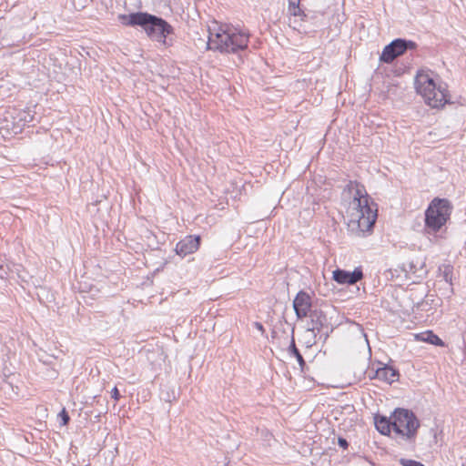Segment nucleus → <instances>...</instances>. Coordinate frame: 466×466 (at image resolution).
I'll list each match as a JSON object with an SVG mask.
<instances>
[{"label": "nucleus", "instance_id": "nucleus-7", "mask_svg": "<svg viewBox=\"0 0 466 466\" xmlns=\"http://www.w3.org/2000/svg\"><path fill=\"white\" fill-rule=\"evenodd\" d=\"M416 45L412 41L404 39H395L386 46L380 55V60L385 63L392 62L397 56L402 55L407 49L415 48Z\"/></svg>", "mask_w": 466, "mask_h": 466}, {"label": "nucleus", "instance_id": "nucleus-12", "mask_svg": "<svg viewBox=\"0 0 466 466\" xmlns=\"http://www.w3.org/2000/svg\"><path fill=\"white\" fill-rule=\"evenodd\" d=\"M376 429L383 435H389L390 432L391 419L388 420L386 417H380L375 419Z\"/></svg>", "mask_w": 466, "mask_h": 466}, {"label": "nucleus", "instance_id": "nucleus-21", "mask_svg": "<svg viewBox=\"0 0 466 466\" xmlns=\"http://www.w3.org/2000/svg\"><path fill=\"white\" fill-rule=\"evenodd\" d=\"M255 327H256L258 330H260V331H263V330H264V329H263V326H262V324H261V323H259V322H255Z\"/></svg>", "mask_w": 466, "mask_h": 466}, {"label": "nucleus", "instance_id": "nucleus-3", "mask_svg": "<svg viewBox=\"0 0 466 466\" xmlns=\"http://www.w3.org/2000/svg\"><path fill=\"white\" fill-rule=\"evenodd\" d=\"M118 19L125 25L141 26L152 40L162 44L166 43L167 35L171 31V26L164 19L147 13L119 15Z\"/></svg>", "mask_w": 466, "mask_h": 466}, {"label": "nucleus", "instance_id": "nucleus-2", "mask_svg": "<svg viewBox=\"0 0 466 466\" xmlns=\"http://www.w3.org/2000/svg\"><path fill=\"white\" fill-rule=\"evenodd\" d=\"M248 35L228 25L209 28L208 47L221 53H236L248 46Z\"/></svg>", "mask_w": 466, "mask_h": 466}, {"label": "nucleus", "instance_id": "nucleus-11", "mask_svg": "<svg viewBox=\"0 0 466 466\" xmlns=\"http://www.w3.org/2000/svg\"><path fill=\"white\" fill-rule=\"evenodd\" d=\"M397 376V371L389 366L378 369L376 371V378L388 383L393 382Z\"/></svg>", "mask_w": 466, "mask_h": 466}, {"label": "nucleus", "instance_id": "nucleus-13", "mask_svg": "<svg viewBox=\"0 0 466 466\" xmlns=\"http://www.w3.org/2000/svg\"><path fill=\"white\" fill-rule=\"evenodd\" d=\"M417 338L422 341L429 342L432 345L443 346V341L432 331H427L417 335Z\"/></svg>", "mask_w": 466, "mask_h": 466}, {"label": "nucleus", "instance_id": "nucleus-5", "mask_svg": "<svg viewBox=\"0 0 466 466\" xmlns=\"http://www.w3.org/2000/svg\"><path fill=\"white\" fill-rule=\"evenodd\" d=\"M452 210L451 202L444 198H434L425 211V230L428 234L437 233L450 219Z\"/></svg>", "mask_w": 466, "mask_h": 466}, {"label": "nucleus", "instance_id": "nucleus-20", "mask_svg": "<svg viewBox=\"0 0 466 466\" xmlns=\"http://www.w3.org/2000/svg\"><path fill=\"white\" fill-rule=\"evenodd\" d=\"M299 0H289V8L292 6H299Z\"/></svg>", "mask_w": 466, "mask_h": 466}, {"label": "nucleus", "instance_id": "nucleus-18", "mask_svg": "<svg viewBox=\"0 0 466 466\" xmlns=\"http://www.w3.org/2000/svg\"><path fill=\"white\" fill-rule=\"evenodd\" d=\"M111 397H112L113 399H115L116 400H117L119 399L120 395H119V391H118V390H117V388H116V387H115V388L111 390Z\"/></svg>", "mask_w": 466, "mask_h": 466}, {"label": "nucleus", "instance_id": "nucleus-4", "mask_svg": "<svg viewBox=\"0 0 466 466\" xmlns=\"http://www.w3.org/2000/svg\"><path fill=\"white\" fill-rule=\"evenodd\" d=\"M414 85L417 93L431 107L441 108L448 103L446 88L441 84L436 83L431 73L419 71L415 76Z\"/></svg>", "mask_w": 466, "mask_h": 466}, {"label": "nucleus", "instance_id": "nucleus-19", "mask_svg": "<svg viewBox=\"0 0 466 466\" xmlns=\"http://www.w3.org/2000/svg\"><path fill=\"white\" fill-rule=\"evenodd\" d=\"M338 442L339 445L343 449H346L348 447V441L343 438H339Z\"/></svg>", "mask_w": 466, "mask_h": 466}, {"label": "nucleus", "instance_id": "nucleus-9", "mask_svg": "<svg viewBox=\"0 0 466 466\" xmlns=\"http://www.w3.org/2000/svg\"><path fill=\"white\" fill-rule=\"evenodd\" d=\"M362 277L363 273L360 268H355L352 272L339 268L333 271V279L339 284L352 285L360 280Z\"/></svg>", "mask_w": 466, "mask_h": 466}, {"label": "nucleus", "instance_id": "nucleus-8", "mask_svg": "<svg viewBox=\"0 0 466 466\" xmlns=\"http://www.w3.org/2000/svg\"><path fill=\"white\" fill-rule=\"evenodd\" d=\"M311 308V299L308 293L299 291L293 300V309L299 319L308 316Z\"/></svg>", "mask_w": 466, "mask_h": 466}, {"label": "nucleus", "instance_id": "nucleus-6", "mask_svg": "<svg viewBox=\"0 0 466 466\" xmlns=\"http://www.w3.org/2000/svg\"><path fill=\"white\" fill-rule=\"evenodd\" d=\"M393 431L407 439L413 438L420 422L413 412L405 409H396L391 416Z\"/></svg>", "mask_w": 466, "mask_h": 466}, {"label": "nucleus", "instance_id": "nucleus-15", "mask_svg": "<svg viewBox=\"0 0 466 466\" xmlns=\"http://www.w3.org/2000/svg\"><path fill=\"white\" fill-rule=\"evenodd\" d=\"M400 463L402 465V466H425L423 465L421 462L420 461H413V460H410V459H404V458H401L400 460Z\"/></svg>", "mask_w": 466, "mask_h": 466}, {"label": "nucleus", "instance_id": "nucleus-16", "mask_svg": "<svg viewBox=\"0 0 466 466\" xmlns=\"http://www.w3.org/2000/svg\"><path fill=\"white\" fill-rule=\"evenodd\" d=\"M289 12L290 15H293V16H301L303 14V12L299 8V6H292L290 8H289Z\"/></svg>", "mask_w": 466, "mask_h": 466}, {"label": "nucleus", "instance_id": "nucleus-1", "mask_svg": "<svg viewBox=\"0 0 466 466\" xmlns=\"http://www.w3.org/2000/svg\"><path fill=\"white\" fill-rule=\"evenodd\" d=\"M347 190L352 199L347 208L348 228L356 236L370 233L377 219V208L370 203V197L365 188L357 182L350 181Z\"/></svg>", "mask_w": 466, "mask_h": 466}, {"label": "nucleus", "instance_id": "nucleus-14", "mask_svg": "<svg viewBox=\"0 0 466 466\" xmlns=\"http://www.w3.org/2000/svg\"><path fill=\"white\" fill-rule=\"evenodd\" d=\"M289 351L290 355H293L297 359L299 366L302 368L305 365V361L303 360V357L299 353V350L297 349L293 338L291 339V342H290V345H289Z\"/></svg>", "mask_w": 466, "mask_h": 466}, {"label": "nucleus", "instance_id": "nucleus-17", "mask_svg": "<svg viewBox=\"0 0 466 466\" xmlns=\"http://www.w3.org/2000/svg\"><path fill=\"white\" fill-rule=\"evenodd\" d=\"M59 416H60V417H61V419H62L63 425L67 424V422H68V420H69V416H68V414L66 413V411L65 410H63L60 412Z\"/></svg>", "mask_w": 466, "mask_h": 466}, {"label": "nucleus", "instance_id": "nucleus-10", "mask_svg": "<svg viewBox=\"0 0 466 466\" xmlns=\"http://www.w3.org/2000/svg\"><path fill=\"white\" fill-rule=\"evenodd\" d=\"M199 242V237L187 236L177 244L176 252L181 257L192 254L198 249Z\"/></svg>", "mask_w": 466, "mask_h": 466}]
</instances>
